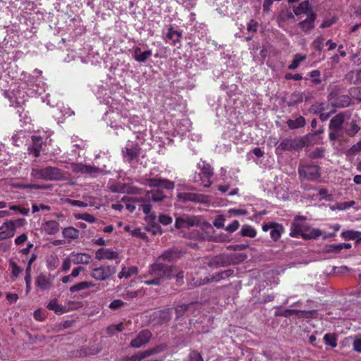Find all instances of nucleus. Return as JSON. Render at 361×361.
<instances>
[{"instance_id": "1", "label": "nucleus", "mask_w": 361, "mask_h": 361, "mask_svg": "<svg viewBox=\"0 0 361 361\" xmlns=\"http://www.w3.org/2000/svg\"><path fill=\"white\" fill-rule=\"evenodd\" d=\"M34 77V75L29 77L27 82L14 83L12 85V88L5 92L11 105L20 106L24 104L28 97L40 95L45 92V83L41 78L35 80Z\"/></svg>"}, {"instance_id": "2", "label": "nucleus", "mask_w": 361, "mask_h": 361, "mask_svg": "<svg viewBox=\"0 0 361 361\" xmlns=\"http://www.w3.org/2000/svg\"><path fill=\"white\" fill-rule=\"evenodd\" d=\"M290 235L293 238L301 236L305 240L317 239L322 235V231L311 228L305 216H296L290 226Z\"/></svg>"}, {"instance_id": "3", "label": "nucleus", "mask_w": 361, "mask_h": 361, "mask_svg": "<svg viewBox=\"0 0 361 361\" xmlns=\"http://www.w3.org/2000/svg\"><path fill=\"white\" fill-rule=\"evenodd\" d=\"M31 176L36 180L61 181L68 180V173L56 167L47 166L43 169H32Z\"/></svg>"}, {"instance_id": "4", "label": "nucleus", "mask_w": 361, "mask_h": 361, "mask_svg": "<svg viewBox=\"0 0 361 361\" xmlns=\"http://www.w3.org/2000/svg\"><path fill=\"white\" fill-rule=\"evenodd\" d=\"M106 104L110 106V109L106 113V120L109 125L116 130L123 129V126L127 123L126 112H121L118 109L117 104H114L113 102H110L109 99L106 101Z\"/></svg>"}, {"instance_id": "5", "label": "nucleus", "mask_w": 361, "mask_h": 361, "mask_svg": "<svg viewBox=\"0 0 361 361\" xmlns=\"http://www.w3.org/2000/svg\"><path fill=\"white\" fill-rule=\"evenodd\" d=\"M174 269L163 264H154L150 266L149 275L153 277L151 280L145 281L147 285H159L164 279L171 278L173 275Z\"/></svg>"}, {"instance_id": "6", "label": "nucleus", "mask_w": 361, "mask_h": 361, "mask_svg": "<svg viewBox=\"0 0 361 361\" xmlns=\"http://www.w3.org/2000/svg\"><path fill=\"white\" fill-rule=\"evenodd\" d=\"M116 271V267L112 265H102L91 269L90 276L96 281H106Z\"/></svg>"}, {"instance_id": "7", "label": "nucleus", "mask_w": 361, "mask_h": 361, "mask_svg": "<svg viewBox=\"0 0 361 361\" xmlns=\"http://www.w3.org/2000/svg\"><path fill=\"white\" fill-rule=\"evenodd\" d=\"M144 140H137L136 143H134L133 141L128 140L126 143V147L122 150V154L123 158L130 161L135 159H136L140 154V144L142 143Z\"/></svg>"}, {"instance_id": "8", "label": "nucleus", "mask_w": 361, "mask_h": 361, "mask_svg": "<svg viewBox=\"0 0 361 361\" xmlns=\"http://www.w3.org/2000/svg\"><path fill=\"white\" fill-rule=\"evenodd\" d=\"M127 123L129 129L136 134V139L140 141L144 140L146 128L145 126L141 124L140 118L137 116L127 118Z\"/></svg>"}, {"instance_id": "9", "label": "nucleus", "mask_w": 361, "mask_h": 361, "mask_svg": "<svg viewBox=\"0 0 361 361\" xmlns=\"http://www.w3.org/2000/svg\"><path fill=\"white\" fill-rule=\"evenodd\" d=\"M305 145L302 138L285 139L277 147L276 150H299Z\"/></svg>"}, {"instance_id": "10", "label": "nucleus", "mask_w": 361, "mask_h": 361, "mask_svg": "<svg viewBox=\"0 0 361 361\" xmlns=\"http://www.w3.org/2000/svg\"><path fill=\"white\" fill-rule=\"evenodd\" d=\"M16 231V221L6 220L0 226V241L14 236Z\"/></svg>"}, {"instance_id": "11", "label": "nucleus", "mask_w": 361, "mask_h": 361, "mask_svg": "<svg viewBox=\"0 0 361 361\" xmlns=\"http://www.w3.org/2000/svg\"><path fill=\"white\" fill-rule=\"evenodd\" d=\"M198 167L200 169L199 176L202 185L204 187H209L212 184L210 178L213 176V170L210 165L204 161L198 163Z\"/></svg>"}, {"instance_id": "12", "label": "nucleus", "mask_w": 361, "mask_h": 361, "mask_svg": "<svg viewBox=\"0 0 361 361\" xmlns=\"http://www.w3.org/2000/svg\"><path fill=\"white\" fill-rule=\"evenodd\" d=\"M299 173L300 176L308 180H316L320 176L319 169L315 165L302 166L299 168Z\"/></svg>"}, {"instance_id": "13", "label": "nucleus", "mask_w": 361, "mask_h": 361, "mask_svg": "<svg viewBox=\"0 0 361 361\" xmlns=\"http://www.w3.org/2000/svg\"><path fill=\"white\" fill-rule=\"evenodd\" d=\"M152 336V333L148 330L141 331L136 338L131 341L130 345L134 348H139L147 343L151 339Z\"/></svg>"}, {"instance_id": "14", "label": "nucleus", "mask_w": 361, "mask_h": 361, "mask_svg": "<svg viewBox=\"0 0 361 361\" xmlns=\"http://www.w3.org/2000/svg\"><path fill=\"white\" fill-rule=\"evenodd\" d=\"M262 230L264 231H268L271 230L270 235L274 240H277L281 236V233L283 231V228L281 225L276 223L266 224L262 226Z\"/></svg>"}, {"instance_id": "15", "label": "nucleus", "mask_w": 361, "mask_h": 361, "mask_svg": "<svg viewBox=\"0 0 361 361\" xmlns=\"http://www.w3.org/2000/svg\"><path fill=\"white\" fill-rule=\"evenodd\" d=\"M54 279V276L49 274H41L37 277L35 283L39 288L47 290L51 287Z\"/></svg>"}, {"instance_id": "16", "label": "nucleus", "mask_w": 361, "mask_h": 361, "mask_svg": "<svg viewBox=\"0 0 361 361\" xmlns=\"http://www.w3.org/2000/svg\"><path fill=\"white\" fill-rule=\"evenodd\" d=\"M72 170L75 173L89 174L92 176H96L102 171L99 169L79 164H73Z\"/></svg>"}, {"instance_id": "17", "label": "nucleus", "mask_w": 361, "mask_h": 361, "mask_svg": "<svg viewBox=\"0 0 361 361\" xmlns=\"http://www.w3.org/2000/svg\"><path fill=\"white\" fill-rule=\"evenodd\" d=\"M118 253L109 248H99L96 251L95 258L98 260H113L117 259Z\"/></svg>"}, {"instance_id": "18", "label": "nucleus", "mask_w": 361, "mask_h": 361, "mask_svg": "<svg viewBox=\"0 0 361 361\" xmlns=\"http://www.w3.org/2000/svg\"><path fill=\"white\" fill-rule=\"evenodd\" d=\"M70 255L74 264H88L92 260L91 255L87 253L73 252Z\"/></svg>"}, {"instance_id": "19", "label": "nucleus", "mask_w": 361, "mask_h": 361, "mask_svg": "<svg viewBox=\"0 0 361 361\" xmlns=\"http://www.w3.org/2000/svg\"><path fill=\"white\" fill-rule=\"evenodd\" d=\"M148 185L150 187L165 188L166 190H172L174 188V183L173 182L161 178H150L148 180Z\"/></svg>"}, {"instance_id": "20", "label": "nucleus", "mask_w": 361, "mask_h": 361, "mask_svg": "<svg viewBox=\"0 0 361 361\" xmlns=\"http://www.w3.org/2000/svg\"><path fill=\"white\" fill-rule=\"evenodd\" d=\"M152 55V51L150 49L142 51L141 49L138 47L133 48V58L140 63H144Z\"/></svg>"}, {"instance_id": "21", "label": "nucleus", "mask_w": 361, "mask_h": 361, "mask_svg": "<svg viewBox=\"0 0 361 361\" xmlns=\"http://www.w3.org/2000/svg\"><path fill=\"white\" fill-rule=\"evenodd\" d=\"M121 200L126 209L131 212L135 209L137 206L140 205V202H142V200H140V196L129 198L123 197Z\"/></svg>"}, {"instance_id": "22", "label": "nucleus", "mask_w": 361, "mask_h": 361, "mask_svg": "<svg viewBox=\"0 0 361 361\" xmlns=\"http://www.w3.org/2000/svg\"><path fill=\"white\" fill-rule=\"evenodd\" d=\"M42 229L48 235H54L59 231V224L54 220H50L43 224Z\"/></svg>"}, {"instance_id": "23", "label": "nucleus", "mask_w": 361, "mask_h": 361, "mask_svg": "<svg viewBox=\"0 0 361 361\" xmlns=\"http://www.w3.org/2000/svg\"><path fill=\"white\" fill-rule=\"evenodd\" d=\"M293 11L296 16L305 14L307 17L310 13H313L308 1H305L300 3L298 6L293 9Z\"/></svg>"}, {"instance_id": "24", "label": "nucleus", "mask_w": 361, "mask_h": 361, "mask_svg": "<svg viewBox=\"0 0 361 361\" xmlns=\"http://www.w3.org/2000/svg\"><path fill=\"white\" fill-rule=\"evenodd\" d=\"M316 18L314 13H310L308 17L299 23V26L304 32H307L314 27V23Z\"/></svg>"}, {"instance_id": "25", "label": "nucleus", "mask_w": 361, "mask_h": 361, "mask_svg": "<svg viewBox=\"0 0 361 361\" xmlns=\"http://www.w3.org/2000/svg\"><path fill=\"white\" fill-rule=\"evenodd\" d=\"M343 122H344V116L341 114H337L333 118H331V120L330 121V123H329L330 130L339 131Z\"/></svg>"}, {"instance_id": "26", "label": "nucleus", "mask_w": 361, "mask_h": 361, "mask_svg": "<svg viewBox=\"0 0 361 361\" xmlns=\"http://www.w3.org/2000/svg\"><path fill=\"white\" fill-rule=\"evenodd\" d=\"M144 197L146 198V201L149 202H158L162 200L164 198V195H163L162 192L158 189L147 192Z\"/></svg>"}, {"instance_id": "27", "label": "nucleus", "mask_w": 361, "mask_h": 361, "mask_svg": "<svg viewBox=\"0 0 361 361\" xmlns=\"http://www.w3.org/2000/svg\"><path fill=\"white\" fill-rule=\"evenodd\" d=\"M47 308L59 314L68 312V309L66 307L59 305L56 299L50 300L47 305Z\"/></svg>"}, {"instance_id": "28", "label": "nucleus", "mask_w": 361, "mask_h": 361, "mask_svg": "<svg viewBox=\"0 0 361 361\" xmlns=\"http://www.w3.org/2000/svg\"><path fill=\"white\" fill-rule=\"evenodd\" d=\"M178 197L180 200H183L184 201H192L197 202H202L204 201L203 197L192 193H179L178 195Z\"/></svg>"}, {"instance_id": "29", "label": "nucleus", "mask_w": 361, "mask_h": 361, "mask_svg": "<svg viewBox=\"0 0 361 361\" xmlns=\"http://www.w3.org/2000/svg\"><path fill=\"white\" fill-rule=\"evenodd\" d=\"M195 224L194 219L189 217H180L176 220V227L177 228H182L188 226H191Z\"/></svg>"}, {"instance_id": "30", "label": "nucleus", "mask_w": 361, "mask_h": 361, "mask_svg": "<svg viewBox=\"0 0 361 361\" xmlns=\"http://www.w3.org/2000/svg\"><path fill=\"white\" fill-rule=\"evenodd\" d=\"M32 140L33 141V146L32 147H30L29 152L30 154H32L35 157H37L39 156V149L42 144L41 138L37 136H32Z\"/></svg>"}, {"instance_id": "31", "label": "nucleus", "mask_w": 361, "mask_h": 361, "mask_svg": "<svg viewBox=\"0 0 361 361\" xmlns=\"http://www.w3.org/2000/svg\"><path fill=\"white\" fill-rule=\"evenodd\" d=\"M63 236L68 239H77L79 236V231L73 227H67L62 231Z\"/></svg>"}, {"instance_id": "32", "label": "nucleus", "mask_w": 361, "mask_h": 361, "mask_svg": "<svg viewBox=\"0 0 361 361\" xmlns=\"http://www.w3.org/2000/svg\"><path fill=\"white\" fill-rule=\"evenodd\" d=\"M305 124V119L302 116H299L295 119H289L287 121V125L290 129H296L303 127Z\"/></svg>"}, {"instance_id": "33", "label": "nucleus", "mask_w": 361, "mask_h": 361, "mask_svg": "<svg viewBox=\"0 0 361 361\" xmlns=\"http://www.w3.org/2000/svg\"><path fill=\"white\" fill-rule=\"evenodd\" d=\"M94 286V283L92 281H82L75 285L72 286L70 288V291L71 293L88 289Z\"/></svg>"}, {"instance_id": "34", "label": "nucleus", "mask_w": 361, "mask_h": 361, "mask_svg": "<svg viewBox=\"0 0 361 361\" xmlns=\"http://www.w3.org/2000/svg\"><path fill=\"white\" fill-rule=\"evenodd\" d=\"M307 58V56L305 54H296L293 56V59L292 61V63L288 66V69L290 70H295L296 69L300 63L305 61Z\"/></svg>"}, {"instance_id": "35", "label": "nucleus", "mask_w": 361, "mask_h": 361, "mask_svg": "<svg viewBox=\"0 0 361 361\" xmlns=\"http://www.w3.org/2000/svg\"><path fill=\"white\" fill-rule=\"evenodd\" d=\"M355 204L356 203L355 201L339 202V203L336 204L334 206H331V209L333 211H334V210L343 211V210H346L350 207H354L355 205Z\"/></svg>"}, {"instance_id": "36", "label": "nucleus", "mask_w": 361, "mask_h": 361, "mask_svg": "<svg viewBox=\"0 0 361 361\" xmlns=\"http://www.w3.org/2000/svg\"><path fill=\"white\" fill-rule=\"evenodd\" d=\"M166 37V39L171 41L173 44H176L180 41V34L178 31L170 27L168 30Z\"/></svg>"}, {"instance_id": "37", "label": "nucleus", "mask_w": 361, "mask_h": 361, "mask_svg": "<svg viewBox=\"0 0 361 361\" xmlns=\"http://www.w3.org/2000/svg\"><path fill=\"white\" fill-rule=\"evenodd\" d=\"M240 234L243 236L255 238L257 235V231L252 226L250 225H244L241 228Z\"/></svg>"}, {"instance_id": "38", "label": "nucleus", "mask_w": 361, "mask_h": 361, "mask_svg": "<svg viewBox=\"0 0 361 361\" xmlns=\"http://www.w3.org/2000/svg\"><path fill=\"white\" fill-rule=\"evenodd\" d=\"M137 274V268L135 267H131L128 269L123 268L122 270L118 273V278L122 279L123 277L128 278L132 275Z\"/></svg>"}, {"instance_id": "39", "label": "nucleus", "mask_w": 361, "mask_h": 361, "mask_svg": "<svg viewBox=\"0 0 361 361\" xmlns=\"http://www.w3.org/2000/svg\"><path fill=\"white\" fill-rule=\"evenodd\" d=\"M360 231L354 230H348L343 231L341 236L345 240H355L358 238Z\"/></svg>"}, {"instance_id": "40", "label": "nucleus", "mask_w": 361, "mask_h": 361, "mask_svg": "<svg viewBox=\"0 0 361 361\" xmlns=\"http://www.w3.org/2000/svg\"><path fill=\"white\" fill-rule=\"evenodd\" d=\"M166 345L165 344H160V345H157L154 348H152L150 349H147L146 350H147L148 357H149L151 355H157V354H159V353L163 352L164 350H166Z\"/></svg>"}, {"instance_id": "41", "label": "nucleus", "mask_w": 361, "mask_h": 361, "mask_svg": "<svg viewBox=\"0 0 361 361\" xmlns=\"http://www.w3.org/2000/svg\"><path fill=\"white\" fill-rule=\"evenodd\" d=\"M59 265V259L56 256H50L47 260V267L49 270L55 269Z\"/></svg>"}, {"instance_id": "42", "label": "nucleus", "mask_w": 361, "mask_h": 361, "mask_svg": "<svg viewBox=\"0 0 361 361\" xmlns=\"http://www.w3.org/2000/svg\"><path fill=\"white\" fill-rule=\"evenodd\" d=\"M324 342L326 345H330L333 348L336 347V338L334 335L326 334L324 336Z\"/></svg>"}, {"instance_id": "43", "label": "nucleus", "mask_w": 361, "mask_h": 361, "mask_svg": "<svg viewBox=\"0 0 361 361\" xmlns=\"http://www.w3.org/2000/svg\"><path fill=\"white\" fill-rule=\"evenodd\" d=\"M148 357L147 350L139 351L137 353L130 356L131 361H141L145 358Z\"/></svg>"}, {"instance_id": "44", "label": "nucleus", "mask_w": 361, "mask_h": 361, "mask_svg": "<svg viewBox=\"0 0 361 361\" xmlns=\"http://www.w3.org/2000/svg\"><path fill=\"white\" fill-rule=\"evenodd\" d=\"M140 200H142V202H140L139 206L142 208L145 214H149L151 211V205L147 202L149 201H146V198L144 196H140Z\"/></svg>"}, {"instance_id": "45", "label": "nucleus", "mask_w": 361, "mask_h": 361, "mask_svg": "<svg viewBox=\"0 0 361 361\" xmlns=\"http://www.w3.org/2000/svg\"><path fill=\"white\" fill-rule=\"evenodd\" d=\"M361 152V140L355 145H353L348 151L347 154L349 156L355 155V154Z\"/></svg>"}, {"instance_id": "46", "label": "nucleus", "mask_w": 361, "mask_h": 361, "mask_svg": "<svg viewBox=\"0 0 361 361\" xmlns=\"http://www.w3.org/2000/svg\"><path fill=\"white\" fill-rule=\"evenodd\" d=\"M360 128L355 123H351L348 128L346 129V133L350 136H354L358 131Z\"/></svg>"}, {"instance_id": "47", "label": "nucleus", "mask_w": 361, "mask_h": 361, "mask_svg": "<svg viewBox=\"0 0 361 361\" xmlns=\"http://www.w3.org/2000/svg\"><path fill=\"white\" fill-rule=\"evenodd\" d=\"M340 246H341L340 243L339 244H332V245H326L325 249L327 252L339 253L341 251Z\"/></svg>"}, {"instance_id": "48", "label": "nucleus", "mask_w": 361, "mask_h": 361, "mask_svg": "<svg viewBox=\"0 0 361 361\" xmlns=\"http://www.w3.org/2000/svg\"><path fill=\"white\" fill-rule=\"evenodd\" d=\"M225 218L222 215H219L216 217L213 224L217 228H222L224 226Z\"/></svg>"}, {"instance_id": "49", "label": "nucleus", "mask_w": 361, "mask_h": 361, "mask_svg": "<svg viewBox=\"0 0 361 361\" xmlns=\"http://www.w3.org/2000/svg\"><path fill=\"white\" fill-rule=\"evenodd\" d=\"M72 259L71 255L68 257H66L64 259L63 264H62V270L65 272H67L71 267Z\"/></svg>"}, {"instance_id": "50", "label": "nucleus", "mask_w": 361, "mask_h": 361, "mask_svg": "<svg viewBox=\"0 0 361 361\" xmlns=\"http://www.w3.org/2000/svg\"><path fill=\"white\" fill-rule=\"evenodd\" d=\"M239 226V222L237 220H234L232 223H231L226 226V230L229 233H233L234 231L238 230Z\"/></svg>"}, {"instance_id": "51", "label": "nucleus", "mask_w": 361, "mask_h": 361, "mask_svg": "<svg viewBox=\"0 0 361 361\" xmlns=\"http://www.w3.org/2000/svg\"><path fill=\"white\" fill-rule=\"evenodd\" d=\"M27 240V235L25 233H22L16 238L14 242L17 245H23Z\"/></svg>"}, {"instance_id": "52", "label": "nucleus", "mask_w": 361, "mask_h": 361, "mask_svg": "<svg viewBox=\"0 0 361 361\" xmlns=\"http://www.w3.org/2000/svg\"><path fill=\"white\" fill-rule=\"evenodd\" d=\"M11 210L17 211L24 216H27L29 214V209L22 207L20 206L13 205L10 207Z\"/></svg>"}, {"instance_id": "53", "label": "nucleus", "mask_w": 361, "mask_h": 361, "mask_svg": "<svg viewBox=\"0 0 361 361\" xmlns=\"http://www.w3.org/2000/svg\"><path fill=\"white\" fill-rule=\"evenodd\" d=\"M336 18L334 17H329L325 18L322 23L321 24L322 28H326L330 27L332 24H334L336 22Z\"/></svg>"}, {"instance_id": "54", "label": "nucleus", "mask_w": 361, "mask_h": 361, "mask_svg": "<svg viewBox=\"0 0 361 361\" xmlns=\"http://www.w3.org/2000/svg\"><path fill=\"white\" fill-rule=\"evenodd\" d=\"M16 187H18L19 188H29V189H36V190L44 188V187L43 185H38V184H25V185L22 184V185H16Z\"/></svg>"}, {"instance_id": "55", "label": "nucleus", "mask_w": 361, "mask_h": 361, "mask_svg": "<svg viewBox=\"0 0 361 361\" xmlns=\"http://www.w3.org/2000/svg\"><path fill=\"white\" fill-rule=\"evenodd\" d=\"M66 202H68L70 204H71L73 206H76V207H85L87 206V203L80 201V200H71V199H67L66 200Z\"/></svg>"}, {"instance_id": "56", "label": "nucleus", "mask_w": 361, "mask_h": 361, "mask_svg": "<svg viewBox=\"0 0 361 361\" xmlns=\"http://www.w3.org/2000/svg\"><path fill=\"white\" fill-rule=\"evenodd\" d=\"M189 361H204L202 355L197 351H192L190 353Z\"/></svg>"}, {"instance_id": "57", "label": "nucleus", "mask_w": 361, "mask_h": 361, "mask_svg": "<svg viewBox=\"0 0 361 361\" xmlns=\"http://www.w3.org/2000/svg\"><path fill=\"white\" fill-rule=\"evenodd\" d=\"M11 268H12V274L16 276V277H18L19 276V274L22 272V269L18 266L15 262H11Z\"/></svg>"}, {"instance_id": "58", "label": "nucleus", "mask_w": 361, "mask_h": 361, "mask_svg": "<svg viewBox=\"0 0 361 361\" xmlns=\"http://www.w3.org/2000/svg\"><path fill=\"white\" fill-rule=\"evenodd\" d=\"M353 347L355 351L361 353V337H356L354 339Z\"/></svg>"}, {"instance_id": "59", "label": "nucleus", "mask_w": 361, "mask_h": 361, "mask_svg": "<svg viewBox=\"0 0 361 361\" xmlns=\"http://www.w3.org/2000/svg\"><path fill=\"white\" fill-rule=\"evenodd\" d=\"M132 235L138 236L140 238L145 239L147 238L145 233L141 231L140 228H136L130 231Z\"/></svg>"}, {"instance_id": "60", "label": "nucleus", "mask_w": 361, "mask_h": 361, "mask_svg": "<svg viewBox=\"0 0 361 361\" xmlns=\"http://www.w3.org/2000/svg\"><path fill=\"white\" fill-rule=\"evenodd\" d=\"M77 218L80 219H82V220L90 222V223H92L95 221V218L92 215L87 214V213L79 215Z\"/></svg>"}, {"instance_id": "61", "label": "nucleus", "mask_w": 361, "mask_h": 361, "mask_svg": "<svg viewBox=\"0 0 361 361\" xmlns=\"http://www.w3.org/2000/svg\"><path fill=\"white\" fill-rule=\"evenodd\" d=\"M319 194L323 196V198L326 201L332 200V195L328 194V191L325 188H320L318 191Z\"/></svg>"}, {"instance_id": "62", "label": "nucleus", "mask_w": 361, "mask_h": 361, "mask_svg": "<svg viewBox=\"0 0 361 361\" xmlns=\"http://www.w3.org/2000/svg\"><path fill=\"white\" fill-rule=\"evenodd\" d=\"M123 302L121 300H114L109 304V308L116 310L123 305Z\"/></svg>"}, {"instance_id": "63", "label": "nucleus", "mask_w": 361, "mask_h": 361, "mask_svg": "<svg viewBox=\"0 0 361 361\" xmlns=\"http://www.w3.org/2000/svg\"><path fill=\"white\" fill-rule=\"evenodd\" d=\"M159 220V222L164 225H168L172 222L171 217H170L167 215H165V214L160 215Z\"/></svg>"}, {"instance_id": "64", "label": "nucleus", "mask_w": 361, "mask_h": 361, "mask_svg": "<svg viewBox=\"0 0 361 361\" xmlns=\"http://www.w3.org/2000/svg\"><path fill=\"white\" fill-rule=\"evenodd\" d=\"M324 155V149L322 147L317 148L310 154L312 158H319Z\"/></svg>"}]
</instances>
